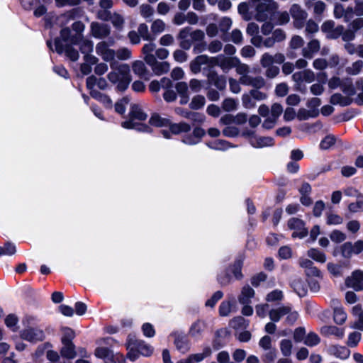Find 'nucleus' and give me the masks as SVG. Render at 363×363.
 <instances>
[{
    "label": "nucleus",
    "mask_w": 363,
    "mask_h": 363,
    "mask_svg": "<svg viewBox=\"0 0 363 363\" xmlns=\"http://www.w3.org/2000/svg\"><path fill=\"white\" fill-rule=\"evenodd\" d=\"M288 226L290 229L294 230L292 234L293 238H303L308 233V230L304 226L303 221L299 218H291L288 221Z\"/></svg>",
    "instance_id": "obj_12"
},
{
    "label": "nucleus",
    "mask_w": 363,
    "mask_h": 363,
    "mask_svg": "<svg viewBox=\"0 0 363 363\" xmlns=\"http://www.w3.org/2000/svg\"><path fill=\"white\" fill-rule=\"evenodd\" d=\"M169 130L174 135H178L182 133H188L191 130V126L185 122H181L179 123H169Z\"/></svg>",
    "instance_id": "obj_29"
},
{
    "label": "nucleus",
    "mask_w": 363,
    "mask_h": 363,
    "mask_svg": "<svg viewBox=\"0 0 363 363\" xmlns=\"http://www.w3.org/2000/svg\"><path fill=\"white\" fill-rule=\"evenodd\" d=\"M360 340L361 333L359 332H353L349 335L347 345L350 347H354L358 345Z\"/></svg>",
    "instance_id": "obj_54"
},
{
    "label": "nucleus",
    "mask_w": 363,
    "mask_h": 363,
    "mask_svg": "<svg viewBox=\"0 0 363 363\" xmlns=\"http://www.w3.org/2000/svg\"><path fill=\"white\" fill-rule=\"evenodd\" d=\"M116 57L120 60H127L131 58V50L127 48H121L115 50Z\"/></svg>",
    "instance_id": "obj_49"
},
{
    "label": "nucleus",
    "mask_w": 363,
    "mask_h": 363,
    "mask_svg": "<svg viewBox=\"0 0 363 363\" xmlns=\"http://www.w3.org/2000/svg\"><path fill=\"white\" fill-rule=\"evenodd\" d=\"M95 355L97 357L104 359L106 363L112 362L113 357V352L107 347H97L95 350Z\"/></svg>",
    "instance_id": "obj_35"
},
{
    "label": "nucleus",
    "mask_w": 363,
    "mask_h": 363,
    "mask_svg": "<svg viewBox=\"0 0 363 363\" xmlns=\"http://www.w3.org/2000/svg\"><path fill=\"white\" fill-rule=\"evenodd\" d=\"M252 4L255 10V18L259 22L268 20L279 8L274 0H252Z\"/></svg>",
    "instance_id": "obj_2"
},
{
    "label": "nucleus",
    "mask_w": 363,
    "mask_h": 363,
    "mask_svg": "<svg viewBox=\"0 0 363 363\" xmlns=\"http://www.w3.org/2000/svg\"><path fill=\"white\" fill-rule=\"evenodd\" d=\"M362 67L363 62L362 60H358L352 63L351 66L347 67L346 68V72L349 74L356 75L359 73Z\"/></svg>",
    "instance_id": "obj_51"
},
{
    "label": "nucleus",
    "mask_w": 363,
    "mask_h": 363,
    "mask_svg": "<svg viewBox=\"0 0 363 363\" xmlns=\"http://www.w3.org/2000/svg\"><path fill=\"white\" fill-rule=\"evenodd\" d=\"M205 102H206V99L203 96L196 95L193 97V99L189 104V107L191 109L198 110L204 106Z\"/></svg>",
    "instance_id": "obj_43"
},
{
    "label": "nucleus",
    "mask_w": 363,
    "mask_h": 363,
    "mask_svg": "<svg viewBox=\"0 0 363 363\" xmlns=\"http://www.w3.org/2000/svg\"><path fill=\"white\" fill-rule=\"evenodd\" d=\"M155 48L156 45L152 43V41H150L148 43L144 45L142 52L144 55V60L146 63L153 62V59L155 56L152 54V52L155 50Z\"/></svg>",
    "instance_id": "obj_27"
},
{
    "label": "nucleus",
    "mask_w": 363,
    "mask_h": 363,
    "mask_svg": "<svg viewBox=\"0 0 363 363\" xmlns=\"http://www.w3.org/2000/svg\"><path fill=\"white\" fill-rule=\"evenodd\" d=\"M149 123L156 127L169 126L170 121L168 118H162L158 113L152 114Z\"/></svg>",
    "instance_id": "obj_32"
},
{
    "label": "nucleus",
    "mask_w": 363,
    "mask_h": 363,
    "mask_svg": "<svg viewBox=\"0 0 363 363\" xmlns=\"http://www.w3.org/2000/svg\"><path fill=\"white\" fill-rule=\"evenodd\" d=\"M332 353L337 358L345 359L349 357L350 350L345 346H333Z\"/></svg>",
    "instance_id": "obj_38"
},
{
    "label": "nucleus",
    "mask_w": 363,
    "mask_h": 363,
    "mask_svg": "<svg viewBox=\"0 0 363 363\" xmlns=\"http://www.w3.org/2000/svg\"><path fill=\"white\" fill-rule=\"evenodd\" d=\"M320 339L318 335L314 333H309L304 339V344L308 347H313L318 345Z\"/></svg>",
    "instance_id": "obj_47"
},
{
    "label": "nucleus",
    "mask_w": 363,
    "mask_h": 363,
    "mask_svg": "<svg viewBox=\"0 0 363 363\" xmlns=\"http://www.w3.org/2000/svg\"><path fill=\"white\" fill-rule=\"evenodd\" d=\"M313 13L316 16H321L326 9V4L322 1H317L313 4Z\"/></svg>",
    "instance_id": "obj_57"
},
{
    "label": "nucleus",
    "mask_w": 363,
    "mask_h": 363,
    "mask_svg": "<svg viewBox=\"0 0 363 363\" xmlns=\"http://www.w3.org/2000/svg\"><path fill=\"white\" fill-rule=\"evenodd\" d=\"M242 103L244 108L247 109H251L256 106V102L249 92L242 94Z\"/></svg>",
    "instance_id": "obj_50"
},
{
    "label": "nucleus",
    "mask_w": 363,
    "mask_h": 363,
    "mask_svg": "<svg viewBox=\"0 0 363 363\" xmlns=\"http://www.w3.org/2000/svg\"><path fill=\"white\" fill-rule=\"evenodd\" d=\"M242 264V259H238L235 260L233 266L232 272L237 279H241L242 278V274L241 272Z\"/></svg>",
    "instance_id": "obj_52"
},
{
    "label": "nucleus",
    "mask_w": 363,
    "mask_h": 363,
    "mask_svg": "<svg viewBox=\"0 0 363 363\" xmlns=\"http://www.w3.org/2000/svg\"><path fill=\"white\" fill-rule=\"evenodd\" d=\"M334 321L338 325H342L347 319V313L342 308H336L333 314Z\"/></svg>",
    "instance_id": "obj_41"
},
{
    "label": "nucleus",
    "mask_w": 363,
    "mask_h": 363,
    "mask_svg": "<svg viewBox=\"0 0 363 363\" xmlns=\"http://www.w3.org/2000/svg\"><path fill=\"white\" fill-rule=\"evenodd\" d=\"M238 12L242 16V18L245 21H250L251 19V15L249 13V6L246 3H241L238 6Z\"/></svg>",
    "instance_id": "obj_60"
},
{
    "label": "nucleus",
    "mask_w": 363,
    "mask_h": 363,
    "mask_svg": "<svg viewBox=\"0 0 363 363\" xmlns=\"http://www.w3.org/2000/svg\"><path fill=\"white\" fill-rule=\"evenodd\" d=\"M330 103L334 105L339 104L342 106H346L352 103V99L348 96H343L340 94H334L330 97Z\"/></svg>",
    "instance_id": "obj_34"
},
{
    "label": "nucleus",
    "mask_w": 363,
    "mask_h": 363,
    "mask_svg": "<svg viewBox=\"0 0 363 363\" xmlns=\"http://www.w3.org/2000/svg\"><path fill=\"white\" fill-rule=\"evenodd\" d=\"M18 322V317L14 314H9L5 319V324L7 327L12 328L13 331H16L17 328L15 327Z\"/></svg>",
    "instance_id": "obj_62"
},
{
    "label": "nucleus",
    "mask_w": 363,
    "mask_h": 363,
    "mask_svg": "<svg viewBox=\"0 0 363 363\" xmlns=\"http://www.w3.org/2000/svg\"><path fill=\"white\" fill-rule=\"evenodd\" d=\"M250 143L253 147L257 148L272 146L274 144L273 138L271 137L255 138L251 140Z\"/></svg>",
    "instance_id": "obj_31"
},
{
    "label": "nucleus",
    "mask_w": 363,
    "mask_h": 363,
    "mask_svg": "<svg viewBox=\"0 0 363 363\" xmlns=\"http://www.w3.org/2000/svg\"><path fill=\"white\" fill-rule=\"evenodd\" d=\"M289 312L290 306H282L269 311V316L272 321L278 322L283 316L286 315Z\"/></svg>",
    "instance_id": "obj_21"
},
{
    "label": "nucleus",
    "mask_w": 363,
    "mask_h": 363,
    "mask_svg": "<svg viewBox=\"0 0 363 363\" xmlns=\"http://www.w3.org/2000/svg\"><path fill=\"white\" fill-rule=\"evenodd\" d=\"M110 21L116 30H123L125 25V18L121 14L113 12L111 16Z\"/></svg>",
    "instance_id": "obj_37"
},
{
    "label": "nucleus",
    "mask_w": 363,
    "mask_h": 363,
    "mask_svg": "<svg viewBox=\"0 0 363 363\" xmlns=\"http://www.w3.org/2000/svg\"><path fill=\"white\" fill-rule=\"evenodd\" d=\"M130 346H133L138 352L144 356H150L152 352V348L143 340H129L128 347Z\"/></svg>",
    "instance_id": "obj_16"
},
{
    "label": "nucleus",
    "mask_w": 363,
    "mask_h": 363,
    "mask_svg": "<svg viewBox=\"0 0 363 363\" xmlns=\"http://www.w3.org/2000/svg\"><path fill=\"white\" fill-rule=\"evenodd\" d=\"M341 89L342 91L348 96H352L355 94L354 87L352 84L351 79L347 78L342 79Z\"/></svg>",
    "instance_id": "obj_40"
},
{
    "label": "nucleus",
    "mask_w": 363,
    "mask_h": 363,
    "mask_svg": "<svg viewBox=\"0 0 363 363\" xmlns=\"http://www.w3.org/2000/svg\"><path fill=\"white\" fill-rule=\"evenodd\" d=\"M336 142V138L334 135H329L325 137L320 142V147L323 150H328L332 147Z\"/></svg>",
    "instance_id": "obj_53"
},
{
    "label": "nucleus",
    "mask_w": 363,
    "mask_h": 363,
    "mask_svg": "<svg viewBox=\"0 0 363 363\" xmlns=\"http://www.w3.org/2000/svg\"><path fill=\"white\" fill-rule=\"evenodd\" d=\"M195 59L201 65H208L209 66H214L216 57H210L206 55H201L197 56Z\"/></svg>",
    "instance_id": "obj_56"
},
{
    "label": "nucleus",
    "mask_w": 363,
    "mask_h": 363,
    "mask_svg": "<svg viewBox=\"0 0 363 363\" xmlns=\"http://www.w3.org/2000/svg\"><path fill=\"white\" fill-rule=\"evenodd\" d=\"M305 33L306 35H312L318 31V23L313 19H309L305 22Z\"/></svg>",
    "instance_id": "obj_46"
},
{
    "label": "nucleus",
    "mask_w": 363,
    "mask_h": 363,
    "mask_svg": "<svg viewBox=\"0 0 363 363\" xmlns=\"http://www.w3.org/2000/svg\"><path fill=\"white\" fill-rule=\"evenodd\" d=\"M111 31L110 26L106 23L92 22L90 25V33L95 38H106L110 35Z\"/></svg>",
    "instance_id": "obj_10"
},
{
    "label": "nucleus",
    "mask_w": 363,
    "mask_h": 363,
    "mask_svg": "<svg viewBox=\"0 0 363 363\" xmlns=\"http://www.w3.org/2000/svg\"><path fill=\"white\" fill-rule=\"evenodd\" d=\"M263 83H260V86H251L253 89H250L248 92L250 96L256 101H264L267 98V94L260 91L261 89L266 86V80L262 77Z\"/></svg>",
    "instance_id": "obj_20"
},
{
    "label": "nucleus",
    "mask_w": 363,
    "mask_h": 363,
    "mask_svg": "<svg viewBox=\"0 0 363 363\" xmlns=\"http://www.w3.org/2000/svg\"><path fill=\"white\" fill-rule=\"evenodd\" d=\"M255 296V291L250 286H245L241 293L238 296V301L242 305L249 304L251 302V298Z\"/></svg>",
    "instance_id": "obj_23"
},
{
    "label": "nucleus",
    "mask_w": 363,
    "mask_h": 363,
    "mask_svg": "<svg viewBox=\"0 0 363 363\" xmlns=\"http://www.w3.org/2000/svg\"><path fill=\"white\" fill-rule=\"evenodd\" d=\"M111 68L112 71L108 74V80L113 84L118 83L117 89L118 90H125L131 81L128 65L113 62L111 63Z\"/></svg>",
    "instance_id": "obj_1"
},
{
    "label": "nucleus",
    "mask_w": 363,
    "mask_h": 363,
    "mask_svg": "<svg viewBox=\"0 0 363 363\" xmlns=\"http://www.w3.org/2000/svg\"><path fill=\"white\" fill-rule=\"evenodd\" d=\"M216 360L218 363H235L230 361L229 353L225 350L220 351L218 353Z\"/></svg>",
    "instance_id": "obj_64"
},
{
    "label": "nucleus",
    "mask_w": 363,
    "mask_h": 363,
    "mask_svg": "<svg viewBox=\"0 0 363 363\" xmlns=\"http://www.w3.org/2000/svg\"><path fill=\"white\" fill-rule=\"evenodd\" d=\"M291 286L300 297L305 296L307 294L304 281L300 277H294L291 281Z\"/></svg>",
    "instance_id": "obj_22"
},
{
    "label": "nucleus",
    "mask_w": 363,
    "mask_h": 363,
    "mask_svg": "<svg viewBox=\"0 0 363 363\" xmlns=\"http://www.w3.org/2000/svg\"><path fill=\"white\" fill-rule=\"evenodd\" d=\"M207 81L210 85H214L219 90H224L226 86V79L223 75H219L216 71L210 70L207 74Z\"/></svg>",
    "instance_id": "obj_14"
},
{
    "label": "nucleus",
    "mask_w": 363,
    "mask_h": 363,
    "mask_svg": "<svg viewBox=\"0 0 363 363\" xmlns=\"http://www.w3.org/2000/svg\"><path fill=\"white\" fill-rule=\"evenodd\" d=\"M345 285L359 291H363V270L357 269L352 272L351 275L345 279Z\"/></svg>",
    "instance_id": "obj_9"
},
{
    "label": "nucleus",
    "mask_w": 363,
    "mask_h": 363,
    "mask_svg": "<svg viewBox=\"0 0 363 363\" xmlns=\"http://www.w3.org/2000/svg\"><path fill=\"white\" fill-rule=\"evenodd\" d=\"M132 67L135 74L145 79H148V70L143 62L140 60L135 61L132 65Z\"/></svg>",
    "instance_id": "obj_25"
},
{
    "label": "nucleus",
    "mask_w": 363,
    "mask_h": 363,
    "mask_svg": "<svg viewBox=\"0 0 363 363\" xmlns=\"http://www.w3.org/2000/svg\"><path fill=\"white\" fill-rule=\"evenodd\" d=\"M206 328V324L204 321L197 320L190 327L189 334L193 337H199L202 335Z\"/></svg>",
    "instance_id": "obj_24"
},
{
    "label": "nucleus",
    "mask_w": 363,
    "mask_h": 363,
    "mask_svg": "<svg viewBox=\"0 0 363 363\" xmlns=\"http://www.w3.org/2000/svg\"><path fill=\"white\" fill-rule=\"evenodd\" d=\"M307 255L318 262L325 263L326 261L325 254L316 248H311L308 250Z\"/></svg>",
    "instance_id": "obj_36"
},
{
    "label": "nucleus",
    "mask_w": 363,
    "mask_h": 363,
    "mask_svg": "<svg viewBox=\"0 0 363 363\" xmlns=\"http://www.w3.org/2000/svg\"><path fill=\"white\" fill-rule=\"evenodd\" d=\"M138 33L144 40L153 41L154 36L151 33V30L149 31L148 26L146 23H140L138 27Z\"/></svg>",
    "instance_id": "obj_33"
},
{
    "label": "nucleus",
    "mask_w": 363,
    "mask_h": 363,
    "mask_svg": "<svg viewBox=\"0 0 363 363\" xmlns=\"http://www.w3.org/2000/svg\"><path fill=\"white\" fill-rule=\"evenodd\" d=\"M230 336V332L226 328H221L215 333V337L212 342L213 348L219 350L225 346L224 340Z\"/></svg>",
    "instance_id": "obj_15"
},
{
    "label": "nucleus",
    "mask_w": 363,
    "mask_h": 363,
    "mask_svg": "<svg viewBox=\"0 0 363 363\" xmlns=\"http://www.w3.org/2000/svg\"><path fill=\"white\" fill-rule=\"evenodd\" d=\"M147 115L137 104H132L129 113V120L122 123L121 125L125 128H132L136 127V123L134 120L145 121Z\"/></svg>",
    "instance_id": "obj_6"
},
{
    "label": "nucleus",
    "mask_w": 363,
    "mask_h": 363,
    "mask_svg": "<svg viewBox=\"0 0 363 363\" xmlns=\"http://www.w3.org/2000/svg\"><path fill=\"white\" fill-rule=\"evenodd\" d=\"M79 45V50L84 55L92 52L94 48L93 42L88 39L82 38V40L77 43Z\"/></svg>",
    "instance_id": "obj_39"
},
{
    "label": "nucleus",
    "mask_w": 363,
    "mask_h": 363,
    "mask_svg": "<svg viewBox=\"0 0 363 363\" xmlns=\"http://www.w3.org/2000/svg\"><path fill=\"white\" fill-rule=\"evenodd\" d=\"M75 337V333L69 328L62 329V336L61 337L62 347L60 354L62 357L72 359L77 356L76 347L73 343Z\"/></svg>",
    "instance_id": "obj_3"
},
{
    "label": "nucleus",
    "mask_w": 363,
    "mask_h": 363,
    "mask_svg": "<svg viewBox=\"0 0 363 363\" xmlns=\"http://www.w3.org/2000/svg\"><path fill=\"white\" fill-rule=\"evenodd\" d=\"M330 238L332 240V241L339 243L345 240L347 236L344 233L338 230H335L332 231L331 233L330 234Z\"/></svg>",
    "instance_id": "obj_59"
},
{
    "label": "nucleus",
    "mask_w": 363,
    "mask_h": 363,
    "mask_svg": "<svg viewBox=\"0 0 363 363\" xmlns=\"http://www.w3.org/2000/svg\"><path fill=\"white\" fill-rule=\"evenodd\" d=\"M280 350L284 357H289L292 352V342L291 340L284 339L280 342Z\"/></svg>",
    "instance_id": "obj_44"
},
{
    "label": "nucleus",
    "mask_w": 363,
    "mask_h": 363,
    "mask_svg": "<svg viewBox=\"0 0 363 363\" xmlns=\"http://www.w3.org/2000/svg\"><path fill=\"white\" fill-rule=\"evenodd\" d=\"M238 62V57H223L219 60L218 57L216 59L215 65L220 67L223 72H228L232 68L235 69L237 62Z\"/></svg>",
    "instance_id": "obj_17"
},
{
    "label": "nucleus",
    "mask_w": 363,
    "mask_h": 363,
    "mask_svg": "<svg viewBox=\"0 0 363 363\" xmlns=\"http://www.w3.org/2000/svg\"><path fill=\"white\" fill-rule=\"evenodd\" d=\"M326 223L328 225H340L343 223V218L337 214L328 213Z\"/></svg>",
    "instance_id": "obj_55"
},
{
    "label": "nucleus",
    "mask_w": 363,
    "mask_h": 363,
    "mask_svg": "<svg viewBox=\"0 0 363 363\" xmlns=\"http://www.w3.org/2000/svg\"><path fill=\"white\" fill-rule=\"evenodd\" d=\"M73 44L64 45L60 39L55 38V50L59 53H65V55L72 61H77L79 57V54L77 50L73 48Z\"/></svg>",
    "instance_id": "obj_8"
},
{
    "label": "nucleus",
    "mask_w": 363,
    "mask_h": 363,
    "mask_svg": "<svg viewBox=\"0 0 363 363\" xmlns=\"http://www.w3.org/2000/svg\"><path fill=\"white\" fill-rule=\"evenodd\" d=\"M232 26V20L228 17H224L219 21L218 28L223 33H227Z\"/></svg>",
    "instance_id": "obj_63"
},
{
    "label": "nucleus",
    "mask_w": 363,
    "mask_h": 363,
    "mask_svg": "<svg viewBox=\"0 0 363 363\" xmlns=\"http://www.w3.org/2000/svg\"><path fill=\"white\" fill-rule=\"evenodd\" d=\"M140 13L144 18H149L154 15V8L147 4H143L139 7Z\"/></svg>",
    "instance_id": "obj_45"
},
{
    "label": "nucleus",
    "mask_w": 363,
    "mask_h": 363,
    "mask_svg": "<svg viewBox=\"0 0 363 363\" xmlns=\"http://www.w3.org/2000/svg\"><path fill=\"white\" fill-rule=\"evenodd\" d=\"M79 13V9H73L62 14L59 18L61 26H65L69 23L70 21L75 19V18L78 16Z\"/></svg>",
    "instance_id": "obj_28"
},
{
    "label": "nucleus",
    "mask_w": 363,
    "mask_h": 363,
    "mask_svg": "<svg viewBox=\"0 0 363 363\" xmlns=\"http://www.w3.org/2000/svg\"><path fill=\"white\" fill-rule=\"evenodd\" d=\"M114 44L113 39L108 42L100 41L96 45V52L98 55L101 56V58L106 62H111L114 60L116 57L115 50L109 48L110 45Z\"/></svg>",
    "instance_id": "obj_7"
},
{
    "label": "nucleus",
    "mask_w": 363,
    "mask_h": 363,
    "mask_svg": "<svg viewBox=\"0 0 363 363\" xmlns=\"http://www.w3.org/2000/svg\"><path fill=\"white\" fill-rule=\"evenodd\" d=\"M171 335L174 337V343L179 351L184 354L190 350V342L186 335L174 332Z\"/></svg>",
    "instance_id": "obj_13"
},
{
    "label": "nucleus",
    "mask_w": 363,
    "mask_h": 363,
    "mask_svg": "<svg viewBox=\"0 0 363 363\" xmlns=\"http://www.w3.org/2000/svg\"><path fill=\"white\" fill-rule=\"evenodd\" d=\"M85 26L81 21H76L72 25V28L76 32L75 35L72 36V44H77L82 38H83L82 33L84 30Z\"/></svg>",
    "instance_id": "obj_26"
},
{
    "label": "nucleus",
    "mask_w": 363,
    "mask_h": 363,
    "mask_svg": "<svg viewBox=\"0 0 363 363\" xmlns=\"http://www.w3.org/2000/svg\"><path fill=\"white\" fill-rule=\"evenodd\" d=\"M320 334L325 337L334 335L337 338H342L345 334L344 329L335 325H324L320 330Z\"/></svg>",
    "instance_id": "obj_18"
},
{
    "label": "nucleus",
    "mask_w": 363,
    "mask_h": 363,
    "mask_svg": "<svg viewBox=\"0 0 363 363\" xmlns=\"http://www.w3.org/2000/svg\"><path fill=\"white\" fill-rule=\"evenodd\" d=\"M327 269L328 272L335 277L341 276L342 274L341 266L333 262L328 263Z\"/></svg>",
    "instance_id": "obj_61"
},
{
    "label": "nucleus",
    "mask_w": 363,
    "mask_h": 363,
    "mask_svg": "<svg viewBox=\"0 0 363 363\" xmlns=\"http://www.w3.org/2000/svg\"><path fill=\"white\" fill-rule=\"evenodd\" d=\"M21 337L29 342L43 341L45 338L43 330L38 328H28L21 333Z\"/></svg>",
    "instance_id": "obj_11"
},
{
    "label": "nucleus",
    "mask_w": 363,
    "mask_h": 363,
    "mask_svg": "<svg viewBox=\"0 0 363 363\" xmlns=\"http://www.w3.org/2000/svg\"><path fill=\"white\" fill-rule=\"evenodd\" d=\"M72 36L71 35V30L68 27H65L61 29L60 33V38H57L58 39L61 40V42L63 43L69 42L72 44Z\"/></svg>",
    "instance_id": "obj_58"
},
{
    "label": "nucleus",
    "mask_w": 363,
    "mask_h": 363,
    "mask_svg": "<svg viewBox=\"0 0 363 363\" xmlns=\"http://www.w3.org/2000/svg\"><path fill=\"white\" fill-rule=\"evenodd\" d=\"M238 101L233 98H227L222 103V108L227 112L235 111L238 108Z\"/></svg>",
    "instance_id": "obj_42"
},
{
    "label": "nucleus",
    "mask_w": 363,
    "mask_h": 363,
    "mask_svg": "<svg viewBox=\"0 0 363 363\" xmlns=\"http://www.w3.org/2000/svg\"><path fill=\"white\" fill-rule=\"evenodd\" d=\"M341 255L345 258H350L354 254L352 242H346L340 246Z\"/></svg>",
    "instance_id": "obj_48"
},
{
    "label": "nucleus",
    "mask_w": 363,
    "mask_h": 363,
    "mask_svg": "<svg viewBox=\"0 0 363 363\" xmlns=\"http://www.w3.org/2000/svg\"><path fill=\"white\" fill-rule=\"evenodd\" d=\"M165 29L166 24L162 20L156 19L153 21L150 26V30L152 35L154 36V40L156 38L157 35L164 32Z\"/></svg>",
    "instance_id": "obj_30"
},
{
    "label": "nucleus",
    "mask_w": 363,
    "mask_h": 363,
    "mask_svg": "<svg viewBox=\"0 0 363 363\" xmlns=\"http://www.w3.org/2000/svg\"><path fill=\"white\" fill-rule=\"evenodd\" d=\"M235 71L238 74L240 77L239 82L241 84L245 86H260V83L262 82V77L257 76L252 77L249 74L250 72V67L249 65L245 63H242L238 59V62L235 66Z\"/></svg>",
    "instance_id": "obj_4"
},
{
    "label": "nucleus",
    "mask_w": 363,
    "mask_h": 363,
    "mask_svg": "<svg viewBox=\"0 0 363 363\" xmlns=\"http://www.w3.org/2000/svg\"><path fill=\"white\" fill-rule=\"evenodd\" d=\"M289 13L293 19L294 26L297 29L303 28L308 17L307 12L301 7V5L294 4L290 7Z\"/></svg>",
    "instance_id": "obj_5"
},
{
    "label": "nucleus",
    "mask_w": 363,
    "mask_h": 363,
    "mask_svg": "<svg viewBox=\"0 0 363 363\" xmlns=\"http://www.w3.org/2000/svg\"><path fill=\"white\" fill-rule=\"evenodd\" d=\"M149 65L154 73L157 75H160L169 72L170 69L169 63L167 62H158L155 57L152 62H147Z\"/></svg>",
    "instance_id": "obj_19"
}]
</instances>
